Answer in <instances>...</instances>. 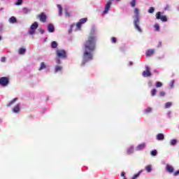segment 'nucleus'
<instances>
[{
	"label": "nucleus",
	"mask_w": 179,
	"mask_h": 179,
	"mask_svg": "<svg viewBox=\"0 0 179 179\" xmlns=\"http://www.w3.org/2000/svg\"><path fill=\"white\" fill-rule=\"evenodd\" d=\"M96 35L94 33H90L87 40L83 45V63L82 65H85L86 62L92 61L93 59V52L96 50Z\"/></svg>",
	"instance_id": "1"
},
{
	"label": "nucleus",
	"mask_w": 179,
	"mask_h": 179,
	"mask_svg": "<svg viewBox=\"0 0 179 179\" xmlns=\"http://www.w3.org/2000/svg\"><path fill=\"white\" fill-rule=\"evenodd\" d=\"M134 14L136 17V19L134 20V27L136 29L137 31L142 33V29H141V27H139V9L135 8Z\"/></svg>",
	"instance_id": "2"
},
{
	"label": "nucleus",
	"mask_w": 179,
	"mask_h": 179,
	"mask_svg": "<svg viewBox=\"0 0 179 179\" xmlns=\"http://www.w3.org/2000/svg\"><path fill=\"white\" fill-rule=\"evenodd\" d=\"M56 55L57 58H62V59H65L67 57L66 51H65V50H57Z\"/></svg>",
	"instance_id": "3"
},
{
	"label": "nucleus",
	"mask_w": 179,
	"mask_h": 179,
	"mask_svg": "<svg viewBox=\"0 0 179 179\" xmlns=\"http://www.w3.org/2000/svg\"><path fill=\"white\" fill-rule=\"evenodd\" d=\"M9 85V78L8 77H1L0 78V86H3V87H6Z\"/></svg>",
	"instance_id": "4"
},
{
	"label": "nucleus",
	"mask_w": 179,
	"mask_h": 179,
	"mask_svg": "<svg viewBox=\"0 0 179 179\" xmlns=\"http://www.w3.org/2000/svg\"><path fill=\"white\" fill-rule=\"evenodd\" d=\"M156 19L158 20H162V22H167V16L162 15V12L159 11L155 15Z\"/></svg>",
	"instance_id": "5"
},
{
	"label": "nucleus",
	"mask_w": 179,
	"mask_h": 179,
	"mask_svg": "<svg viewBox=\"0 0 179 179\" xmlns=\"http://www.w3.org/2000/svg\"><path fill=\"white\" fill-rule=\"evenodd\" d=\"M38 27V23L35 22L31 25L30 29L29 30V34L33 35L36 33V29Z\"/></svg>",
	"instance_id": "6"
},
{
	"label": "nucleus",
	"mask_w": 179,
	"mask_h": 179,
	"mask_svg": "<svg viewBox=\"0 0 179 179\" xmlns=\"http://www.w3.org/2000/svg\"><path fill=\"white\" fill-rule=\"evenodd\" d=\"M37 17L42 23H45L47 22V15H45L44 13H41V14L38 15Z\"/></svg>",
	"instance_id": "7"
},
{
	"label": "nucleus",
	"mask_w": 179,
	"mask_h": 179,
	"mask_svg": "<svg viewBox=\"0 0 179 179\" xmlns=\"http://www.w3.org/2000/svg\"><path fill=\"white\" fill-rule=\"evenodd\" d=\"M143 78H149L152 76V73H150V69L148 66L145 67V71L143 72Z\"/></svg>",
	"instance_id": "8"
},
{
	"label": "nucleus",
	"mask_w": 179,
	"mask_h": 179,
	"mask_svg": "<svg viewBox=\"0 0 179 179\" xmlns=\"http://www.w3.org/2000/svg\"><path fill=\"white\" fill-rule=\"evenodd\" d=\"M111 1L109 0L106 5L105 10H103V13H108V10H110V8H111Z\"/></svg>",
	"instance_id": "9"
},
{
	"label": "nucleus",
	"mask_w": 179,
	"mask_h": 179,
	"mask_svg": "<svg viewBox=\"0 0 179 179\" xmlns=\"http://www.w3.org/2000/svg\"><path fill=\"white\" fill-rule=\"evenodd\" d=\"M13 112L17 113L20 112V104H17L14 108H13Z\"/></svg>",
	"instance_id": "10"
},
{
	"label": "nucleus",
	"mask_w": 179,
	"mask_h": 179,
	"mask_svg": "<svg viewBox=\"0 0 179 179\" xmlns=\"http://www.w3.org/2000/svg\"><path fill=\"white\" fill-rule=\"evenodd\" d=\"M145 148H146V144L145 143H143L137 146L136 150H142V149H145Z\"/></svg>",
	"instance_id": "11"
},
{
	"label": "nucleus",
	"mask_w": 179,
	"mask_h": 179,
	"mask_svg": "<svg viewBox=\"0 0 179 179\" xmlns=\"http://www.w3.org/2000/svg\"><path fill=\"white\" fill-rule=\"evenodd\" d=\"M153 54H155V49H150L146 52L147 57H151Z\"/></svg>",
	"instance_id": "12"
},
{
	"label": "nucleus",
	"mask_w": 179,
	"mask_h": 179,
	"mask_svg": "<svg viewBox=\"0 0 179 179\" xmlns=\"http://www.w3.org/2000/svg\"><path fill=\"white\" fill-rule=\"evenodd\" d=\"M8 22L9 23L15 24L17 23V20L14 16H12L11 17L9 18Z\"/></svg>",
	"instance_id": "13"
},
{
	"label": "nucleus",
	"mask_w": 179,
	"mask_h": 179,
	"mask_svg": "<svg viewBox=\"0 0 179 179\" xmlns=\"http://www.w3.org/2000/svg\"><path fill=\"white\" fill-rule=\"evenodd\" d=\"M48 30L49 33H54V25H52V24H49L48 25Z\"/></svg>",
	"instance_id": "14"
},
{
	"label": "nucleus",
	"mask_w": 179,
	"mask_h": 179,
	"mask_svg": "<svg viewBox=\"0 0 179 179\" xmlns=\"http://www.w3.org/2000/svg\"><path fill=\"white\" fill-rule=\"evenodd\" d=\"M164 139V134L159 133L157 135V141H163Z\"/></svg>",
	"instance_id": "15"
},
{
	"label": "nucleus",
	"mask_w": 179,
	"mask_h": 179,
	"mask_svg": "<svg viewBox=\"0 0 179 179\" xmlns=\"http://www.w3.org/2000/svg\"><path fill=\"white\" fill-rule=\"evenodd\" d=\"M166 171L170 173H173L174 168L170 165H166Z\"/></svg>",
	"instance_id": "16"
},
{
	"label": "nucleus",
	"mask_w": 179,
	"mask_h": 179,
	"mask_svg": "<svg viewBox=\"0 0 179 179\" xmlns=\"http://www.w3.org/2000/svg\"><path fill=\"white\" fill-rule=\"evenodd\" d=\"M16 101H17V98H14L10 102L7 104V107H10L11 106H13V104H15Z\"/></svg>",
	"instance_id": "17"
},
{
	"label": "nucleus",
	"mask_w": 179,
	"mask_h": 179,
	"mask_svg": "<svg viewBox=\"0 0 179 179\" xmlns=\"http://www.w3.org/2000/svg\"><path fill=\"white\" fill-rule=\"evenodd\" d=\"M62 71V66H55V73H57V72H59Z\"/></svg>",
	"instance_id": "18"
},
{
	"label": "nucleus",
	"mask_w": 179,
	"mask_h": 179,
	"mask_svg": "<svg viewBox=\"0 0 179 179\" xmlns=\"http://www.w3.org/2000/svg\"><path fill=\"white\" fill-rule=\"evenodd\" d=\"M45 68H47V65H45V62H41V66L38 69V71H43V69H45Z\"/></svg>",
	"instance_id": "19"
},
{
	"label": "nucleus",
	"mask_w": 179,
	"mask_h": 179,
	"mask_svg": "<svg viewBox=\"0 0 179 179\" xmlns=\"http://www.w3.org/2000/svg\"><path fill=\"white\" fill-rule=\"evenodd\" d=\"M57 7L59 9V16H62V6H61L59 4H57Z\"/></svg>",
	"instance_id": "20"
},
{
	"label": "nucleus",
	"mask_w": 179,
	"mask_h": 179,
	"mask_svg": "<svg viewBox=\"0 0 179 179\" xmlns=\"http://www.w3.org/2000/svg\"><path fill=\"white\" fill-rule=\"evenodd\" d=\"M26 52V49L21 48L19 49L18 50V54H20V55H23V54H24Z\"/></svg>",
	"instance_id": "21"
},
{
	"label": "nucleus",
	"mask_w": 179,
	"mask_h": 179,
	"mask_svg": "<svg viewBox=\"0 0 179 179\" xmlns=\"http://www.w3.org/2000/svg\"><path fill=\"white\" fill-rule=\"evenodd\" d=\"M58 47V43L56 41H52L51 43V48H57Z\"/></svg>",
	"instance_id": "22"
},
{
	"label": "nucleus",
	"mask_w": 179,
	"mask_h": 179,
	"mask_svg": "<svg viewBox=\"0 0 179 179\" xmlns=\"http://www.w3.org/2000/svg\"><path fill=\"white\" fill-rule=\"evenodd\" d=\"M127 155H132L134 153V148L131 147L127 150Z\"/></svg>",
	"instance_id": "23"
},
{
	"label": "nucleus",
	"mask_w": 179,
	"mask_h": 179,
	"mask_svg": "<svg viewBox=\"0 0 179 179\" xmlns=\"http://www.w3.org/2000/svg\"><path fill=\"white\" fill-rule=\"evenodd\" d=\"M145 170L147 173H150V171H152V165H148L145 166Z\"/></svg>",
	"instance_id": "24"
},
{
	"label": "nucleus",
	"mask_w": 179,
	"mask_h": 179,
	"mask_svg": "<svg viewBox=\"0 0 179 179\" xmlns=\"http://www.w3.org/2000/svg\"><path fill=\"white\" fill-rule=\"evenodd\" d=\"M86 22H87V18H82L80 20L79 22L81 24H83L85 23H86Z\"/></svg>",
	"instance_id": "25"
},
{
	"label": "nucleus",
	"mask_w": 179,
	"mask_h": 179,
	"mask_svg": "<svg viewBox=\"0 0 179 179\" xmlns=\"http://www.w3.org/2000/svg\"><path fill=\"white\" fill-rule=\"evenodd\" d=\"M173 105L171 102H166L165 103V108H170V107Z\"/></svg>",
	"instance_id": "26"
},
{
	"label": "nucleus",
	"mask_w": 179,
	"mask_h": 179,
	"mask_svg": "<svg viewBox=\"0 0 179 179\" xmlns=\"http://www.w3.org/2000/svg\"><path fill=\"white\" fill-rule=\"evenodd\" d=\"M154 27L157 31H160V26L159 25V24H155L154 25Z\"/></svg>",
	"instance_id": "27"
},
{
	"label": "nucleus",
	"mask_w": 179,
	"mask_h": 179,
	"mask_svg": "<svg viewBox=\"0 0 179 179\" xmlns=\"http://www.w3.org/2000/svg\"><path fill=\"white\" fill-rule=\"evenodd\" d=\"M136 5V0H132L131 2V8H135Z\"/></svg>",
	"instance_id": "28"
},
{
	"label": "nucleus",
	"mask_w": 179,
	"mask_h": 179,
	"mask_svg": "<svg viewBox=\"0 0 179 179\" xmlns=\"http://www.w3.org/2000/svg\"><path fill=\"white\" fill-rule=\"evenodd\" d=\"M157 92V90L156 89H153L152 91H151V96L153 97L155 96H156V92Z\"/></svg>",
	"instance_id": "29"
},
{
	"label": "nucleus",
	"mask_w": 179,
	"mask_h": 179,
	"mask_svg": "<svg viewBox=\"0 0 179 179\" xmlns=\"http://www.w3.org/2000/svg\"><path fill=\"white\" fill-rule=\"evenodd\" d=\"M141 173H142V171H140L138 173L135 174L131 179H136V178H138V177H139V176H141Z\"/></svg>",
	"instance_id": "30"
},
{
	"label": "nucleus",
	"mask_w": 179,
	"mask_h": 179,
	"mask_svg": "<svg viewBox=\"0 0 179 179\" xmlns=\"http://www.w3.org/2000/svg\"><path fill=\"white\" fill-rule=\"evenodd\" d=\"M120 51H121V52H124V51H125V45H123L120 47Z\"/></svg>",
	"instance_id": "31"
},
{
	"label": "nucleus",
	"mask_w": 179,
	"mask_h": 179,
	"mask_svg": "<svg viewBox=\"0 0 179 179\" xmlns=\"http://www.w3.org/2000/svg\"><path fill=\"white\" fill-rule=\"evenodd\" d=\"M171 145L172 146H174V145H177V140H176V139L171 140Z\"/></svg>",
	"instance_id": "32"
},
{
	"label": "nucleus",
	"mask_w": 179,
	"mask_h": 179,
	"mask_svg": "<svg viewBox=\"0 0 179 179\" xmlns=\"http://www.w3.org/2000/svg\"><path fill=\"white\" fill-rule=\"evenodd\" d=\"M150 153H151L152 156H157V150H156L151 151Z\"/></svg>",
	"instance_id": "33"
},
{
	"label": "nucleus",
	"mask_w": 179,
	"mask_h": 179,
	"mask_svg": "<svg viewBox=\"0 0 179 179\" xmlns=\"http://www.w3.org/2000/svg\"><path fill=\"white\" fill-rule=\"evenodd\" d=\"M162 86H163V83H162L161 82H157L156 87H162Z\"/></svg>",
	"instance_id": "34"
},
{
	"label": "nucleus",
	"mask_w": 179,
	"mask_h": 179,
	"mask_svg": "<svg viewBox=\"0 0 179 179\" xmlns=\"http://www.w3.org/2000/svg\"><path fill=\"white\" fill-rule=\"evenodd\" d=\"M110 40H111V43H113L114 44H115V43H117V38H115V37H112Z\"/></svg>",
	"instance_id": "35"
},
{
	"label": "nucleus",
	"mask_w": 179,
	"mask_h": 179,
	"mask_svg": "<svg viewBox=\"0 0 179 179\" xmlns=\"http://www.w3.org/2000/svg\"><path fill=\"white\" fill-rule=\"evenodd\" d=\"M30 9L27 8H23V12L24 13L27 14L28 12H30Z\"/></svg>",
	"instance_id": "36"
},
{
	"label": "nucleus",
	"mask_w": 179,
	"mask_h": 179,
	"mask_svg": "<svg viewBox=\"0 0 179 179\" xmlns=\"http://www.w3.org/2000/svg\"><path fill=\"white\" fill-rule=\"evenodd\" d=\"M152 112V108H148L147 109L145 110V113H146V114H148V113H151Z\"/></svg>",
	"instance_id": "37"
},
{
	"label": "nucleus",
	"mask_w": 179,
	"mask_h": 179,
	"mask_svg": "<svg viewBox=\"0 0 179 179\" xmlns=\"http://www.w3.org/2000/svg\"><path fill=\"white\" fill-rule=\"evenodd\" d=\"M155 12V8L150 7V9L148 10L149 13H153Z\"/></svg>",
	"instance_id": "38"
},
{
	"label": "nucleus",
	"mask_w": 179,
	"mask_h": 179,
	"mask_svg": "<svg viewBox=\"0 0 179 179\" xmlns=\"http://www.w3.org/2000/svg\"><path fill=\"white\" fill-rule=\"evenodd\" d=\"M159 96L160 97H164V96H166V92L162 91L159 92Z\"/></svg>",
	"instance_id": "39"
},
{
	"label": "nucleus",
	"mask_w": 179,
	"mask_h": 179,
	"mask_svg": "<svg viewBox=\"0 0 179 179\" xmlns=\"http://www.w3.org/2000/svg\"><path fill=\"white\" fill-rule=\"evenodd\" d=\"M22 2H23V0H17L16 5H17V6L22 5Z\"/></svg>",
	"instance_id": "40"
},
{
	"label": "nucleus",
	"mask_w": 179,
	"mask_h": 179,
	"mask_svg": "<svg viewBox=\"0 0 179 179\" xmlns=\"http://www.w3.org/2000/svg\"><path fill=\"white\" fill-rule=\"evenodd\" d=\"M164 10H170V5L167 4L164 8Z\"/></svg>",
	"instance_id": "41"
},
{
	"label": "nucleus",
	"mask_w": 179,
	"mask_h": 179,
	"mask_svg": "<svg viewBox=\"0 0 179 179\" xmlns=\"http://www.w3.org/2000/svg\"><path fill=\"white\" fill-rule=\"evenodd\" d=\"M76 27H78V29H80V27H82V24L78 22L76 24Z\"/></svg>",
	"instance_id": "42"
},
{
	"label": "nucleus",
	"mask_w": 179,
	"mask_h": 179,
	"mask_svg": "<svg viewBox=\"0 0 179 179\" xmlns=\"http://www.w3.org/2000/svg\"><path fill=\"white\" fill-rule=\"evenodd\" d=\"M75 25H71V29H70V30L69 31V34H71V33H72V29H73V27H74Z\"/></svg>",
	"instance_id": "43"
},
{
	"label": "nucleus",
	"mask_w": 179,
	"mask_h": 179,
	"mask_svg": "<svg viewBox=\"0 0 179 179\" xmlns=\"http://www.w3.org/2000/svg\"><path fill=\"white\" fill-rule=\"evenodd\" d=\"M178 174H179V170L176 171L173 173V176H178Z\"/></svg>",
	"instance_id": "44"
},
{
	"label": "nucleus",
	"mask_w": 179,
	"mask_h": 179,
	"mask_svg": "<svg viewBox=\"0 0 179 179\" xmlns=\"http://www.w3.org/2000/svg\"><path fill=\"white\" fill-rule=\"evenodd\" d=\"M56 64H61V60L59 59H56Z\"/></svg>",
	"instance_id": "45"
},
{
	"label": "nucleus",
	"mask_w": 179,
	"mask_h": 179,
	"mask_svg": "<svg viewBox=\"0 0 179 179\" xmlns=\"http://www.w3.org/2000/svg\"><path fill=\"white\" fill-rule=\"evenodd\" d=\"M1 62H5V61H6V58H5V57H1Z\"/></svg>",
	"instance_id": "46"
},
{
	"label": "nucleus",
	"mask_w": 179,
	"mask_h": 179,
	"mask_svg": "<svg viewBox=\"0 0 179 179\" xmlns=\"http://www.w3.org/2000/svg\"><path fill=\"white\" fill-rule=\"evenodd\" d=\"M157 47H158V48L162 47V41H159V42L158 43Z\"/></svg>",
	"instance_id": "47"
},
{
	"label": "nucleus",
	"mask_w": 179,
	"mask_h": 179,
	"mask_svg": "<svg viewBox=\"0 0 179 179\" xmlns=\"http://www.w3.org/2000/svg\"><path fill=\"white\" fill-rule=\"evenodd\" d=\"M121 177H125V172L121 173Z\"/></svg>",
	"instance_id": "48"
},
{
	"label": "nucleus",
	"mask_w": 179,
	"mask_h": 179,
	"mask_svg": "<svg viewBox=\"0 0 179 179\" xmlns=\"http://www.w3.org/2000/svg\"><path fill=\"white\" fill-rule=\"evenodd\" d=\"M129 65H130V66H131V65H134V63H133L132 62H129Z\"/></svg>",
	"instance_id": "49"
},
{
	"label": "nucleus",
	"mask_w": 179,
	"mask_h": 179,
	"mask_svg": "<svg viewBox=\"0 0 179 179\" xmlns=\"http://www.w3.org/2000/svg\"><path fill=\"white\" fill-rule=\"evenodd\" d=\"M66 16H70L69 13V12H66Z\"/></svg>",
	"instance_id": "50"
},
{
	"label": "nucleus",
	"mask_w": 179,
	"mask_h": 179,
	"mask_svg": "<svg viewBox=\"0 0 179 179\" xmlns=\"http://www.w3.org/2000/svg\"><path fill=\"white\" fill-rule=\"evenodd\" d=\"M174 85V80L171 81V87H173V85Z\"/></svg>",
	"instance_id": "51"
},
{
	"label": "nucleus",
	"mask_w": 179,
	"mask_h": 179,
	"mask_svg": "<svg viewBox=\"0 0 179 179\" xmlns=\"http://www.w3.org/2000/svg\"><path fill=\"white\" fill-rule=\"evenodd\" d=\"M1 40H2V36H0V41H1Z\"/></svg>",
	"instance_id": "52"
},
{
	"label": "nucleus",
	"mask_w": 179,
	"mask_h": 179,
	"mask_svg": "<svg viewBox=\"0 0 179 179\" xmlns=\"http://www.w3.org/2000/svg\"><path fill=\"white\" fill-rule=\"evenodd\" d=\"M41 33H42V34L44 33V31L41 30Z\"/></svg>",
	"instance_id": "53"
},
{
	"label": "nucleus",
	"mask_w": 179,
	"mask_h": 179,
	"mask_svg": "<svg viewBox=\"0 0 179 179\" xmlns=\"http://www.w3.org/2000/svg\"><path fill=\"white\" fill-rule=\"evenodd\" d=\"M124 179H127V178L124 177Z\"/></svg>",
	"instance_id": "54"
},
{
	"label": "nucleus",
	"mask_w": 179,
	"mask_h": 179,
	"mask_svg": "<svg viewBox=\"0 0 179 179\" xmlns=\"http://www.w3.org/2000/svg\"><path fill=\"white\" fill-rule=\"evenodd\" d=\"M117 1H120V0H117Z\"/></svg>",
	"instance_id": "55"
}]
</instances>
